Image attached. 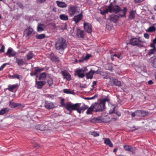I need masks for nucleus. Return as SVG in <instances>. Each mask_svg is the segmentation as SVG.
<instances>
[{
  "instance_id": "62",
  "label": "nucleus",
  "mask_w": 156,
  "mask_h": 156,
  "mask_svg": "<svg viewBox=\"0 0 156 156\" xmlns=\"http://www.w3.org/2000/svg\"><path fill=\"white\" fill-rule=\"evenodd\" d=\"M97 98V95H95L93 97H90V98H89V99L90 100H91V99H94L95 98Z\"/></svg>"
},
{
  "instance_id": "32",
  "label": "nucleus",
  "mask_w": 156,
  "mask_h": 156,
  "mask_svg": "<svg viewBox=\"0 0 156 156\" xmlns=\"http://www.w3.org/2000/svg\"><path fill=\"white\" fill-rule=\"evenodd\" d=\"M12 78H17L19 80H21L23 79V77L22 75H18L17 73L14 74L12 75Z\"/></svg>"
},
{
  "instance_id": "61",
  "label": "nucleus",
  "mask_w": 156,
  "mask_h": 156,
  "mask_svg": "<svg viewBox=\"0 0 156 156\" xmlns=\"http://www.w3.org/2000/svg\"><path fill=\"white\" fill-rule=\"evenodd\" d=\"M30 75L31 76H37V75L35 72L34 73H30Z\"/></svg>"
},
{
  "instance_id": "42",
  "label": "nucleus",
  "mask_w": 156,
  "mask_h": 156,
  "mask_svg": "<svg viewBox=\"0 0 156 156\" xmlns=\"http://www.w3.org/2000/svg\"><path fill=\"white\" fill-rule=\"evenodd\" d=\"M113 56L117 57L119 59H122L123 58L122 54L121 53L118 54H114L113 55Z\"/></svg>"
},
{
  "instance_id": "27",
  "label": "nucleus",
  "mask_w": 156,
  "mask_h": 156,
  "mask_svg": "<svg viewBox=\"0 0 156 156\" xmlns=\"http://www.w3.org/2000/svg\"><path fill=\"white\" fill-rule=\"evenodd\" d=\"M16 62L18 64L19 66H21L23 65L25 62L23 61V59H19L18 58H16Z\"/></svg>"
},
{
  "instance_id": "48",
  "label": "nucleus",
  "mask_w": 156,
  "mask_h": 156,
  "mask_svg": "<svg viewBox=\"0 0 156 156\" xmlns=\"http://www.w3.org/2000/svg\"><path fill=\"white\" fill-rule=\"evenodd\" d=\"M91 135L95 137L98 136L99 135L98 133L95 131L91 132Z\"/></svg>"
},
{
  "instance_id": "30",
  "label": "nucleus",
  "mask_w": 156,
  "mask_h": 156,
  "mask_svg": "<svg viewBox=\"0 0 156 156\" xmlns=\"http://www.w3.org/2000/svg\"><path fill=\"white\" fill-rule=\"evenodd\" d=\"M35 72L36 73V74L37 75V77L38 75L37 74L38 73H41V72L42 71L44 70V68H39L38 67H37L35 68Z\"/></svg>"
},
{
  "instance_id": "3",
  "label": "nucleus",
  "mask_w": 156,
  "mask_h": 156,
  "mask_svg": "<svg viewBox=\"0 0 156 156\" xmlns=\"http://www.w3.org/2000/svg\"><path fill=\"white\" fill-rule=\"evenodd\" d=\"M140 37H139L138 38H133L130 40L129 43L133 46H136L139 48L143 46L142 43L144 41L140 40Z\"/></svg>"
},
{
  "instance_id": "39",
  "label": "nucleus",
  "mask_w": 156,
  "mask_h": 156,
  "mask_svg": "<svg viewBox=\"0 0 156 156\" xmlns=\"http://www.w3.org/2000/svg\"><path fill=\"white\" fill-rule=\"evenodd\" d=\"M63 92L67 94H73L74 93L73 91H71L69 89H66L63 90Z\"/></svg>"
},
{
  "instance_id": "7",
  "label": "nucleus",
  "mask_w": 156,
  "mask_h": 156,
  "mask_svg": "<svg viewBox=\"0 0 156 156\" xmlns=\"http://www.w3.org/2000/svg\"><path fill=\"white\" fill-rule=\"evenodd\" d=\"M78 105V103L73 104L69 103H66L65 108L69 111V114H71L73 111L76 110Z\"/></svg>"
},
{
  "instance_id": "19",
  "label": "nucleus",
  "mask_w": 156,
  "mask_h": 156,
  "mask_svg": "<svg viewBox=\"0 0 156 156\" xmlns=\"http://www.w3.org/2000/svg\"><path fill=\"white\" fill-rule=\"evenodd\" d=\"M56 2L57 5L59 7L64 8H66L67 6V5L64 2L57 1H56Z\"/></svg>"
},
{
  "instance_id": "58",
  "label": "nucleus",
  "mask_w": 156,
  "mask_h": 156,
  "mask_svg": "<svg viewBox=\"0 0 156 156\" xmlns=\"http://www.w3.org/2000/svg\"><path fill=\"white\" fill-rule=\"evenodd\" d=\"M7 63H4L0 67V71L3 70V68L6 66Z\"/></svg>"
},
{
  "instance_id": "22",
  "label": "nucleus",
  "mask_w": 156,
  "mask_h": 156,
  "mask_svg": "<svg viewBox=\"0 0 156 156\" xmlns=\"http://www.w3.org/2000/svg\"><path fill=\"white\" fill-rule=\"evenodd\" d=\"M45 82L43 81H36V84L37 87L38 89L42 88V87L45 84Z\"/></svg>"
},
{
  "instance_id": "6",
  "label": "nucleus",
  "mask_w": 156,
  "mask_h": 156,
  "mask_svg": "<svg viewBox=\"0 0 156 156\" xmlns=\"http://www.w3.org/2000/svg\"><path fill=\"white\" fill-rule=\"evenodd\" d=\"M88 69L87 67H85L82 69H77L75 71V74L77 75L79 78H82L85 76L84 73L87 72Z\"/></svg>"
},
{
  "instance_id": "26",
  "label": "nucleus",
  "mask_w": 156,
  "mask_h": 156,
  "mask_svg": "<svg viewBox=\"0 0 156 156\" xmlns=\"http://www.w3.org/2000/svg\"><path fill=\"white\" fill-rule=\"evenodd\" d=\"M35 128L41 131H44L45 130V127L42 124L37 125L35 126Z\"/></svg>"
},
{
  "instance_id": "40",
  "label": "nucleus",
  "mask_w": 156,
  "mask_h": 156,
  "mask_svg": "<svg viewBox=\"0 0 156 156\" xmlns=\"http://www.w3.org/2000/svg\"><path fill=\"white\" fill-rule=\"evenodd\" d=\"M46 76L45 73H42L40 74L39 79V80H44Z\"/></svg>"
},
{
  "instance_id": "11",
  "label": "nucleus",
  "mask_w": 156,
  "mask_h": 156,
  "mask_svg": "<svg viewBox=\"0 0 156 156\" xmlns=\"http://www.w3.org/2000/svg\"><path fill=\"white\" fill-rule=\"evenodd\" d=\"M16 54V52L11 48H9L6 52L5 53V55L8 56L9 57L14 56Z\"/></svg>"
},
{
  "instance_id": "56",
  "label": "nucleus",
  "mask_w": 156,
  "mask_h": 156,
  "mask_svg": "<svg viewBox=\"0 0 156 156\" xmlns=\"http://www.w3.org/2000/svg\"><path fill=\"white\" fill-rule=\"evenodd\" d=\"M150 46L151 48H153L156 49L155 44L153 43H152L150 45Z\"/></svg>"
},
{
  "instance_id": "16",
  "label": "nucleus",
  "mask_w": 156,
  "mask_h": 156,
  "mask_svg": "<svg viewBox=\"0 0 156 156\" xmlns=\"http://www.w3.org/2000/svg\"><path fill=\"white\" fill-rule=\"evenodd\" d=\"M85 30L88 33H91L92 31L91 25L90 23L84 22L83 23Z\"/></svg>"
},
{
  "instance_id": "20",
  "label": "nucleus",
  "mask_w": 156,
  "mask_h": 156,
  "mask_svg": "<svg viewBox=\"0 0 156 156\" xmlns=\"http://www.w3.org/2000/svg\"><path fill=\"white\" fill-rule=\"evenodd\" d=\"M111 82L112 84H114L115 86L120 87L121 86V83L120 81L116 79H113L111 80Z\"/></svg>"
},
{
  "instance_id": "13",
  "label": "nucleus",
  "mask_w": 156,
  "mask_h": 156,
  "mask_svg": "<svg viewBox=\"0 0 156 156\" xmlns=\"http://www.w3.org/2000/svg\"><path fill=\"white\" fill-rule=\"evenodd\" d=\"M78 104L79 105L77 106L76 111L79 113H81L82 112H83L84 110L88 108V106L85 104L83 105L82 106L80 107V105L81 104L80 103H78Z\"/></svg>"
},
{
  "instance_id": "2",
  "label": "nucleus",
  "mask_w": 156,
  "mask_h": 156,
  "mask_svg": "<svg viewBox=\"0 0 156 156\" xmlns=\"http://www.w3.org/2000/svg\"><path fill=\"white\" fill-rule=\"evenodd\" d=\"M55 47L57 50H64L67 46L66 40L62 37H59L56 42Z\"/></svg>"
},
{
  "instance_id": "8",
  "label": "nucleus",
  "mask_w": 156,
  "mask_h": 156,
  "mask_svg": "<svg viewBox=\"0 0 156 156\" xmlns=\"http://www.w3.org/2000/svg\"><path fill=\"white\" fill-rule=\"evenodd\" d=\"M44 106L45 108L48 110L53 109L56 107V104L55 103L49 102L48 101H45Z\"/></svg>"
},
{
  "instance_id": "25",
  "label": "nucleus",
  "mask_w": 156,
  "mask_h": 156,
  "mask_svg": "<svg viewBox=\"0 0 156 156\" xmlns=\"http://www.w3.org/2000/svg\"><path fill=\"white\" fill-rule=\"evenodd\" d=\"M104 143L109 147H113V144L109 138H106L104 140Z\"/></svg>"
},
{
  "instance_id": "63",
  "label": "nucleus",
  "mask_w": 156,
  "mask_h": 156,
  "mask_svg": "<svg viewBox=\"0 0 156 156\" xmlns=\"http://www.w3.org/2000/svg\"><path fill=\"white\" fill-rule=\"evenodd\" d=\"M153 82L151 80L149 81L148 82V84L149 85H151L153 83Z\"/></svg>"
},
{
  "instance_id": "59",
  "label": "nucleus",
  "mask_w": 156,
  "mask_h": 156,
  "mask_svg": "<svg viewBox=\"0 0 156 156\" xmlns=\"http://www.w3.org/2000/svg\"><path fill=\"white\" fill-rule=\"evenodd\" d=\"M100 13L102 15H104L106 14H107L106 12H105V10H104L103 11H102V10H100Z\"/></svg>"
},
{
  "instance_id": "18",
  "label": "nucleus",
  "mask_w": 156,
  "mask_h": 156,
  "mask_svg": "<svg viewBox=\"0 0 156 156\" xmlns=\"http://www.w3.org/2000/svg\"><path fill=\"white\" fill-rule=\"evenodd\" d=\"M12 100L9 101V106L11 108H15L17 107L21 106V104L19 103H14L12 102Z\"/></svg>"
},
{
  "instance_id": "52",
  "label": "nucleus",
  "mask_w": 156,
  "mask_h": 156,
  "mask_svg": "<svg viewBox=\"0 0 156 156\" xmlns=\"http://www.w3.org/2000/svg\"><path fill=\"white\" fill-rule=\"evenodd\" d=\"M144 37L147 39H148L149 38L150 35H149V34H148L144 33Z\"/></svg>"
},
{
  "instance_id": "49",
  "label": "nucleus",
  "mask_w": 156,
  "mask_h": 156,
  "mask_svg": "<svg viewBox=\"0 0 156 156\" xmlns=\"http://www.w3.org/2000/svg\"><path fill=\"white\" fill-rule=\"evenodd\" d=\"M47 83L50 87L53 84V80L52 79H49Z\"/></svg>"
},
{
  "instance_id": "44",
  "label": "nucleus",
  "mask_w": 156,
  "mask_h": 156,
  "mask_svg": "<svg viewBox=\"0 0 156 156\" xmlns=\"http://www.w3.org/2000/svg\"><path fill=\"white\" fill-rule=\"evenodd\" d=\"M60 28L62 30H64L67 29V25L66 23H64L60 26Z\"/></svg>"
},
{
  "instance_id": "31",
  "label": "nucleus",
  "mask_w": 156,
  "mask_h": 156,
  "mask_svg": "<svg viewBox=\"0 0 156 156\" xmlns=\"http://www.w3.org/2000/svg\"><path fill=\"white\" fill-rule=\"evenodd\" d=\"M77 34L79 37L83 38L84 37L83 31L80 29L77 30Z\"/></svg>"
},
{
  "instance_id": "14",
  "label": "nucleus",
  "mask_w": 156,
  "mask_h": 156,
  "mask_svg": "<svg viewBox=\"0 0 156 156\" xmlns=\"http://www.w3.org/2000/svg\"><path fill=\"white\" fill-rule=\"evenodd\" d=\"M33 31V30L32 28L30 27H28L24 30V34H25L26 37H28V38H29V37L32 34Z\"/></svg>"
},
{
  "instance_id": "38",
  "label": "nucleus",
  "mask_w": 156,
  "mask_h": 156,
  "mask_svg": "<svg viewBox=\"0 0 156 156\" xmlns=\"http://www.w3.org/2000/svg\"><path fill=\"white\" fill-rule=\"evenodd\" d=\"M59 18L60 19L66 21L68 20V16L64 14L60 15Z\"/></svg>"
},
{
  "instance_id": "55",
  "label": "nucleus",
  "mask_w": 156,
  "mask_h": 156,
  "mask_svg": "<svg viewBox=\"0 0 156 156\" xmlns=\"http://www.w3.org/2000/svg\"><path fill=\"white\" fill-rule=\"evenodd\" d=\"M145 0H134V2L135 3H140L143 2Z\"/></svg>"
},
{
  "instance_id": "12",
  "label": "nucleus",
  "mask_w": 156,
  "mask_h": 156,
  "mask_svg": "<svg viewBox=\"0 0 156 156\" xmlns=\"http://www.w3.org/2000/svg\"><path fill=\"white\" fill-rule=\"evenodd\" d=\"M112 12H113L116 14L120 11H122V12L123 13L124 9H121L119 5H116L114 6L112 4Z\"/></svg>"
},
{
  "instance_id": "46",
  "label": "nucleus",
  "mask_w": 156,
  "mask_h": 156,
  "mask_svg": "<svg viewBox=\"0 0 156 156\" xmlns=\"http://www.w3.org/2000/svg\"><path fill=\"white\" fill-rule=\"evenodd\" d=\"M141 110H137L135 111L136 116L140 117L141 116Z\"/></svg>"
},
{
  "instance_id": "23",
  "label": "nucleus",
  "mask_w": 156,
  "mask_h": 156,
  "mask_svg": "<svg viewBox=\"0 0 156 156\" xmlns=\"http://www.w3.org/2000/svg\"><path fill=\"white\" fill-rule=\"evenodd\" d=\"M50 57L51 60L53 62L58 61V58L53 53H51L50 55Z\"/></svg>"
},
{
  "instance_id": "51",
  "label": "nucleus",
  "mask_w": 156,
  "mask_h": 156,
  "mask_svg": "<svg viewBox=\"0 0 156 156\" xmlns=\"http://www.w3.org/2000/svg\"><path fill=\"white\" fill-rule=\"evenodd\" d=\"M151 63L153 64V67L156 68V58L154 59L153 60L151 61Z\"/></svg>"
},
{
  "instance_id": "17",
  "label": "nucleus",
  "mask_w": 156,
  "mask_h": 156,
  "mask_svg": "<svg viewBox=\"0 0 156 156\" xmlns=\"http://www.w3.org/2000/svg\"><path fill=\"white\" fill-rule=\"evenodd\" d=\"M124 149L128 151L132 152V153H135L136 148L135 147H132L130 145H125L123 146Z\"/></svg>"
},
{
  "instance_id": "21",
  "label": "nucleus",
  "mask_w": 156,
  "mask_h": 156,
  "mask_svg": "<svg viewBox=\"0 0 156 156\" xmlns=\"http://www.w3.org/2000/svg\"><path fill=\"white\" fill-rule=\"evenodd\" d=\"M45 25L43 24L39 23L38 24L37 30L38 32H41L44 30Z\"/></svg>"
},
{
  "instance_id": "41",
  "label": "nucleus",
  "mask_w": 156,
  "mask_h": 156,
  "mask_svg": "<svg viewBox=\"0 0 156 156\" xmlns=\"http://www.w3.org/2000/svg\"><path fill=\"white\" fill-rule=\"evenodd\" d=\"M148 114V112L147 111H146L144 110H141V116L145 117Z\"/></svg>"
},
{
  "instance_id": "4",
  "label": "nucleus",
  "mask_w": 156,
  "mask_h": 156,
  "mask_svg": "<svg viewBox=\"0 0 156 156\" xmlns=\"http://www.w3.org/2000/svg\"><path fill=\"white\" fill-rule=\"evenodd\" d=\"M79 13L78 7L77 6L71 5H69L68 8V13L70 16L72 17Z\"/></svg>"
},
{
  "instance_id": "9",
  "label": "nucleus",
  "mask_w": 156,
  "mask_h": 156,
  "mask_svg": "<svg viewBox=\"0 0 156 156\" xmlns=\"http://www.w3.org/2000/svg\"><path fill=\"white\" fill-rule=\"evenodd\" d=\"M19 85L18 83L14 84H9L8 86V87L6 89V90H8L9 91L14 92H16L18 88Z\"/></svg>"
},
{
  "instance_id": "43",
  "label": "nucleus",
  "mask_w": 156,
  "mask_h": 156,
  "mask_svg": "<svg viewBox=\"0 0 156 156\" xmlns=\"http://www.w3.org/2000/svg\"><path fill=\"white\" fill-rule=\"evenodd\" d=\"M156 51V49L152 48L150 49L149 52H148V55H150L152 54H154L155 51Z\"/></svg>"
},
{
  "instance_id": "15",
  "label": "nucleus",
  "mask_w": 156,
  "mask_h": 156,
  "mask_svg": "<svg viewBox=\"0 0 156 156\" xmlns=\"http://www.w3.org/2000/svg\"><path fill=\"white\" fill-rule=\"evenodd\" d=\"M62 73L64 79L69 81L71 80V76L69 73L66 70L62 71Z\"/></svg>"
},
{
  "instance_id": "1",
  "label": "nucleus",
  "mask_w": 156,
  "mask_h": 156,
  "mask_svg": "<svg viewBox=\"0 0 156 156\" xmlns=\"http://www.w3.org/2000/svg\"><path fill=\"white\" fill-rule=\"evenodd\" d=\"M107 101H109V99L106 98L100 100L99 103H95L92 104L94 112H100L103 111L105 108V102Z\"/></svg>"
},
{
  "instance_id": "35",
  "label": "nucleus",
  "mask_w": 156,
  "mask_h": 156,
  "mask_svg": "<svg viewBox=\"0 0 156 156\" xmlns=\"http://www.w3.org/2000/svg\"><path fill=\"white\" fill-rule=\"evenodd\" d=\"M156 30V28L154 26L150 27L147 29L146 31L147 32L151 33L155 31Z\"/></svg>"
},
{
  "instance_id": "45",
  "label": "nucleus",
  "mask_w": 156,
  "mask_h": 156,
  "mask_svg": "<svg viewBox=\"0 0 156 156\" xmlns=\"http://www.w3.org/2000/svg\"><path fill=\"white\" fill-rule=\"evenodd\" d=\"M60 104L61 105L60 106V107H65L66 105V103H64V99L63 98H62L61 99L60 101Z\"/></svg>"
},
{
  "instance_id": "47",
  "label": "nucleus",
  "mask_w": 156,
  "mask_h": 156,
  "mask_svg": "<svg viewBox=\"0 0 156 156\" xmlns=\"http://www.w3.org/2000/svg\"><path fill=\"white\" fill-rule=\"evenodd\" d=\"M94 119L95 121H98L99 122H100V121L101 122H104V121L102 120V117H98L97 118H95Z\"/></svg>"
},
{
  "instance_id": "28",
  "label": "nucleus",
  "mask_w": 156,
  "mask_h": 156,
  "mask_svg": "<svg viewBox=\"0 0 156 156\" xmlns=\"http://www.w3.org/2000/svg\"><path fill=\"white\" fill-rule=\"evenodd\" d=\"M135 12L134 11L132 10L129 13V18L130 19H134L135 18Z\"/></svg>"
},
{
  "instance_id": "60",
  "label": "nucleus",
  "mask_w": 156,
  "mask_h": 156,
  "mask_svg": "<svg viewBox=\"0 0 156 156\" xmlns=\"http://www.w3.org/2000/svg\"><path fill=\"white\" fill-rule=\"evenodd\" d=\"M131 115L132 117H134L136 115V113H135V111L132 113Z\"/></svg>"
},
{
  "instance_id": "34",
  "label": "nucleus",
  "mask_w": 156,
  "mask_h": 156,
  "mask_svg": "<svg viewBox=\"0 0 156 156\" xmlns=\"http://www.w3.org/2000/svg\"><path fill=\"white\" fill-rule=\"evenodd\" d=\"M87 111L86 112V113L87 114H90L92 113V112H94V108L92 105L89 108H87Z\"/></svg>"
},
{
  "instance_id": "50",
  "label": "nucleus",
  "mask_w": 156,
  "mask_h": 156,
  "mask_svg": "<svg viewBox=\"0 0 156 156\" xmlns=\"http://www.w3.org/2000/svg\"><path fill=\"white\" fill-rule=\"evenodd\" d=\"M0 45H1L2 47L0 49V53H2L4 52L5 47L4 45H2V44H1Z\"/></svg>"
},
{
  "instance_id": "57",
  "label": "nucleus",
  "mask_w": 156,
  "mask_h": 156,
  "mask_svg": "<svg viewBox=\"0 0 156 156\" xmlns=\"http://www.w3.org/2000/svg\"><path fill=\"white\" fill-rule=\"evenodd\" d=\"M90 56H91L90 55L87 54L86 56L85 57L84 59H85V60H87L88 59L90 58Z\"/></svg>"
},
{
  "instance_id": "24",
  "label": "nucleus",
  "mask_w": 156,
  "mask_h": 156,
  "mask_svg": "<svg viewBox=\"0 0 156 156\" xmlns=\"http://www.w3.org/2000/svg\"><path fill=\"white\" fill-rule=\"evenodd\" d=\"M94 73L93 72V70L91 69L89 72L86 73V78L87 79H91L93 78Z\"/></svg>"
},
{
  "instance_id": "29",
  "label": "nucleus",
  "mask_w": 156,
  "mask_h": 156,
  "mask_svg": "<svg viewBox=\"0 0 156 156\" xmlns=\"http://www.w3.org/2000/svg\"><path fill=\"white\" fill-rule=\"evenodd\" d=\"M34 55L32 51H30L27 55V59L28 60L31 59Z\"/></svg>"
},
{
  "instance_id": "5",
  "label": "nucleus",
  "mask_w": 156,
  "mask_h": 156,
  "mask_svg": "<svg viewBox=\"0 0 156 156\" xmlns=\"http://www.w3.org/2000/svg\"><path fill=\"white\" fill-rule=\"evenodd\" d=\"M124 9L123 14H119V15L111 16L110 17L111 21L114 23H116L120 17H126V13L127 11V9L126 7H124Z\"/></svg>"
},
{
  "instance_id": "64",
  "label": "nucleus",
  "mask_w": 156,
  "mask_h": 156,
  "mask_svg": "<svg viewBox=\"0 0 156 156\" xmlns=\"http://www.w3.org/2000/svg\"><path fill=\"white\" fill-rule=\"evenodd\" d=\"M152 43L154 44H156V37L153 40Z\"/></svg>"
},
{
  "instance_id": "33",
  "label": "nucleus",
  "mask_w": 156,
  "mask_h": 156,
  "mask_svg": "<svg viewBox=\"0 0 156 156\" xmlns=\"http://www.w3.org/2000/svg\"><path fill=\"white\" fill-rule=\"evenodd\" d=\"M105 12L106 13H108V12L110 13H112V4H110L108 6V8H106L105 9Z\"/></svg>"
},
{
  "instance_id": "10",
  "label": "nucleus",
  "mask_w": 156,
  "mask_h": 156,
  "mask_svg": "<svg viewBox=\"0 0 156 156\" xmlns=\"http://www.w3.org/2000/svg\"><path fill=\"white\" fill-rule=\"evenodd\" d=\"M73 18V20L75 22V23H77L80 22L83 18V15L82 12H81L80 14L76 16H74Z\"/></svg>"
},
{
  "instance_id": "53",
  "label": "nucleus",
  "mask_w": 156,
  "mask_h": 156,
  "mask_svg": "<svg viewBox=\"0 0 156 156\" xmlns=\"http://www.w3.org/2000/svg\"><path fill=\"white\" fill-rule=\"evenodd\" d=\"M54 95L51 94H48L47 95V97L48 98L51 99H53L54 98Z\"/></svg>"
},
{
  "instance_id": "37",
  "label": "nucleus",
  "mask_w": 156,
  "mask_h": 156,
  "mask_svg": "<svg viewBox=\"0 0 156 156\" xmlns=\"http://www.w3.org/2000/svg\"><path fill=\"white\" fill-rule=\"evenodd\" d=\"M35 37L38 39H42L45 37V35L44 34H37L36 35Z\"/></svg>"
},
{
  "instance_id": "54",
  "label": "nucleus",
  "mask_w": 156,
  "mask_h": 156,
  "mask_svg": "<svg viewBox=\"0 0 156 156\" xmlns=\"http://www.w3.org/2000/svg\"><path fill=\"white\" fill-rule=\"evenodd\" d=\"M93 73H94H94H96V74H101V71L98 70L96 71H95L93 70Z\"/></svg>"
},
{
  "instance_id": "36",
  "label": "nucleus",
  "mask_w": 156,
  "mask_h": 156,
  "mask_svg": "<svg viewBox=\"0 0 156 156\" xmlns=\"http://www.w3.org/2000/svg\"><path fill=\"white\" fill-rule=\"evenodd\" d=\"M9 111V109L7 108H5L0 110V115H3L6 112Z\"/></svg>"
}]
</instances>
